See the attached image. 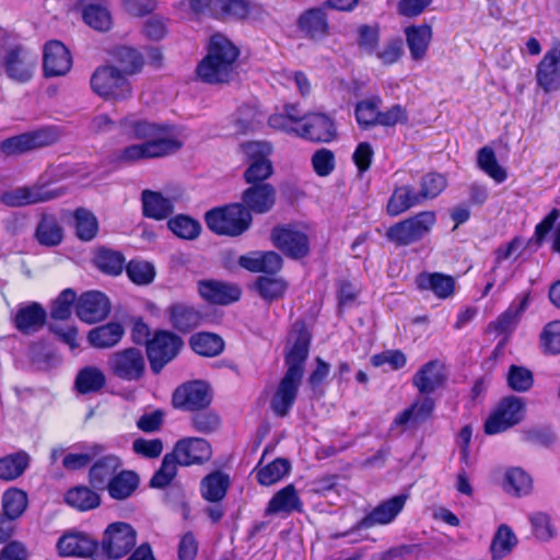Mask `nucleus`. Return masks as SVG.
I'll return each instance as SVG.
<instances>
[{"mask_svg":"<svg viewBox=\"0 0 560 560\" xmlns=\"http://www.w3.org/2000/svg\"><path fill=\"white\" fill-rule=\"evenodd\" d=\"M139 483L138 476L130 471L124 470L117 474L110 483L106 487L109 495L116 500H124L129 498L137 489Z\"/></svg>","mask_w":560,"mask_h":560,"instance_id":"47","label":"nucleus"},{"mask_svg":"<svg viewBox=\"0 0 560 560\" xmlns=\"http://www.w3.org/2000/svg\"><path fill=\"white\" fill-rule=\"evenodd\" d=\"M301 381L293 377L292 373L283 375L270 401V408L276 416L285 417L290 412L296 400Z\"/></svg>","mask_w":560,"mask_h":560,"instance_id":"24","label":"nucleus"},{"mask_svg":"<svg viewBox=\"0 0 560 560\" xmlns=\"http://www.w3.org/2000/svg\"><path fill=\"white\" fill-rule=\"evenodd\" d=\"M106 384L104 372L93 365L81 369L75 377L74 386L81 394L96 393Z\"/></svg>","mask_w":560,"mask_h":560,"instance_id":"44","label":"nucleus"},{"mask_svg":"<svg viewBox=\"0 0 560 560\" xmlns=\"http://www.w3.org/2000/svg\"><path fill=\"white\" fill-rule=\"evenodd\" d=\"M125 268L128 278L138 285H147L154 280L155 269L153 265L148 261L132 259Z\"/></svg>","mask_w":560,"mask_h":560,"instance_id":"61","label":"nucleus"},{"mask_svg":"<svg viewBox=\"0 0 560 560\" xmlns=\"http://www.w3.org/2000/svg\"><path fill=\"white\" fill-rule=\"evenodd\" d=\"M97 548V541L80 532L62 535L57 541L58 553L62 557H92Z\"/></svg>","mask_w":560,"mask_h":560,"instance_id":"23","label":"nucleus"},{"mask_svg":"<svg viewBox=\"0 0 560 560\" xmlns=\"http://www.w3.org/2000/svg\"><path fill=\"white\" fill-rule=\"evenodd\" d=\"M517 545V538L512 528L506 524L498 527L490 546L492 560H501L506 557Z\"/></svg>","mask_w":560,"mask_h":560,"instance_id":"45","label":"nucleus"},{"mask_svg":"<svg viewBox=\"0 0 560 560\" xmlns=\"http://www.w3.org/2000/svg\"><path fill=\"white\" fill-rule=\"evenodd\" d=\"M124 132L135 139L143 142H154L163 144V154L170 155L177 152L183 143L179 141L168 125H158L144 119H138L135 116H128L120 121Z\"/></svg>","mask_w":560,"mask_h":560,"instance_id":"3","label":"nucleus"},{"mask_svg":"<svg viewBox=\"0 0 560 560\" xmlns=\"http://www.w3.org/2000/svg\"><path fill=\"white\" fill-rule=\"evenodd\" d=\"M36 240L40 245L52 247L62 241V229L52 215H43L37 224Z\"/></svg>","mask_w":560,"mask_h":560,"instance_id":"48","label":"nucleus"},{"mask_svg":"<svg viewBox=\"0 0 560 560\" xmlns=\"http://www.w3.org/2000/svg\"><path fill=\"white\" fill-rule=\"evenodd\" d=\"M506 381L512 390L524 393L532 388L534 384V376L532 371L524 366L511 365Z\"/></svg>","mask_w":560,"mask_h":560,"instance_id":"64","label":"nucleus"},{"mask_svg":"<svg viewBox=\"0 0 560 560\" xmlns=\"http://www.w3.org/2000/svg\"><path fill=\"white\" fill-rule=\"evenodd\" d=\"M435 221L436 217L433 211H422L390 226L386 232V237L399 246L410 245L423 238L431 231Z\"/></svg>","mask_w":560,"mask_h":560,"instance_id":"7","label":"nucleus"},{"mask_svg":"<svg viewBox=\"0 0 560 560\" xmlns=\"http://www.w3.org/2000/svg\"><path fill=\"white\" fill-rule=\"evenodd\" d=\"M238 48L223 34L210 37L207 56L198 63V78L209 84L229 83L235 75Z\"/></svg>","mask_w":560,"mask_h":560,"instance_id":"1","label":"nucleus"},{"mask_svg":"<svg viewBox=\"0 0 560 560\" xmlns=\"http://www.w3.org/2000/svg\"><path fill=\"white\" fill-rule=\"evenodd\" d=\"M75 235L85 242L93 240L98 231L96 217L84 208H79L74 212Z\"/></svg>","mask_w":560,"mask_h":560,"instance_id":"53","label":"nucleus"},{"mask_svg":"<svg viewBox=\"0 0 560 560\" xmlns=\"http://www.w3.org/2000/svg\"><path fill=\"white\" fill-rule=\"evenodd\" d=\"M336 133L335 125L325 114H307L305 121L298 126L296 136L313 142H329Z\"/></svg>","mask_w":560,"mask_h":560,"instance_id":"20","label":"nucleus"},{"mask_svg":"<svg viewBox=\"0 0 560 560\" xmlns=\"http://www.w3.org/2000/svg\"><path fill=\"white\" fill-rule=\"evenodd\" d=\"M38 56L15 36L0 35V72L16 83L28 82L36 70Z\"/></svg>","mask_w":560,"mask_h":560,"instance_id":"2","label":"nucleus"},{"mask_svg":"<svg viewBox=\"0 0 560 560\" xmlns=\"http://www.w3.org/2000/svg\"><path fill=\"white\" fill-rule=\"evenodd\" d=\"M27 506V495L19 489L7 490L2 495V509L8 518H19Z\"/></svg>","mask_w":560,"mask_h":560,"instance_id":"55","label":"nucleus"},{"mask_svg":"<svg viewBox=\"0 0 560 560\" xmlns=\"http://www.w3.org/2000/svg\"><path fill=\"white\" fill-rule=\"evenodd\" d=\"M526 411L525 399L510 395L502 398L485 422V432L498 434L523 421Z\"/></svg>","mask_w":560,"mask_h":560,"instance_id":"5","label":"nucleus"},{"mask_svg":"<svg viewBox=\"0 0 560 560\" xmlns=\"http://www.w3.org/2000/svg\"><path fill=\"white\" fill-rule=\"evenodd\" d=\"M96 267L110 276L120 275L125 266V257L121 253L112 249H101L95 257Z\"/></svg>","mask_w":560,"mask_h":560,"instance_id":"57","label":"nucleus"},{"mask_svg":"<svg viewBox=\"0 0 560 560\" xmlns=\"http://www.w3.org/2000/svg\"><path fill=\"white\" fill-rule=\"evenodd\" d=\"M478 166L497 183H503L506 179L505 170L498 163L495 153L490 147H483L478 151Z\"/></svg>","mask_w":560,"mask_h":560,"instance_id":"54","label":"nucleus"},{"mask_svg":"<svg viewBox=\"0 0 560 560\" xmlns=\"http://www.w3.org/2000/svg\"><path fill=\"white\" fill-rule=\"evenodd\" d=\"M46 311L36 302L19 305L13 317L15 328L25 335L38 331L46 322Z\"/></svg>","mask_w":560,"mask_h":560,"instance_id":"27","label":"nucleus"},{"mask_svg":"<svg viewBox=\"0 0 560 560\" xmlns=\"http://www.w3.org/2000/svg\"><path fill=\"white\" fill-rule=\"evenodd\" d=\"M206 223L217 234L238 236L250 226L252 214L242 203H232L208 211Z\"/></svg>","mask_w":560,"mask_h":560,"instance_id":"4","label":"nucleus"},{"mask_svg":"<svg viewBox=\"0 0 560 560\" xmlns=\"http://www.w3.org/2000/svg\"><path fill=\"white\" fill-rule=\"evenodd\" d=\"M124 334L125 329L121 324L110 322L90 330L88 340L94 348L107 349L115 347L121 340Z\"/></svg>","mask_w":560,"mask_h":560,"instance_id":"34","label":"nucleus"},{"mask_svg":"<svg viewBox=\"0 0 560 560\" xmlns=\"http://www.w3.org/2000/svg\"><path fill=\"white\" fill-rule=\"evenodd\" d=\"M418 289L431 291L436 298L445 300L454 295L455 279L441 272H421L416 278Z\"/></svg>","mask_w":560,"mask_h":560,"instance_id":"29","label":"nucleus"},{"mask_svg":"<svg viewBox=\"0 0 560 560\" xmlns=\"http://www.w3.org/2000/svg\"><path fill=\"white\" fill-rule=\"evenodd\" d=\"M172 325L180 331H189L201 322V314L187 304L177 303L168 308Z\"/></svg>","mask_w":560,"mask_h":560,"instance_id":"43","label":"nucleus"},{"mask_svg":"<svg viewBox=\"0 0 560 560\" xmlns=\"http://www.w3.org/2000/svg\"><path fill=\"white\" fill-rule=\"evenodd\" d=\"M382 100L380 97H373L371 100H364L355 106V117L360 126L368 128L377 125L380 106Z\"/></svg>","mask_w":560,"mask_h":560,"instance_id":"60","label":"nucleus"},{"mask_svg":"<svg viewBox=\"0 0 560 560\" xmlns=\"http://www.w3.org/2000/svg\"><path fill=\"white\" fill-rule=\"evenodd\" d=\"M230 483L229 475L215 470L202 478L200 482L201 495L209 502H220L225 498Z\"/></svg>","mask_w":560,"mask_h":560,"instance_id":"37","label":"nucleus"},{"mask_svg":"<svg viewBox=\"0 0 560 560\" xmlns=\"http://www.w3.org/2000/svg\"><path fill=\"white\" fill-rule=\"evenodd\" d=\"M254 287L261 299L267 302H272L284 295L288 283L282 278L260 276L255 281Z\"/></svg>","mask_w":560,"mask_h":560,"instance_id":"50","label":"nucleus"},{"mask_svg":"<svg viewBox=\"0 0 560 560\" xmlns=\"http://www.w3.org/2000/svg\"><path fill=\"white\" fill-rule=\"evenodd\" d=\"M173 455L180 466L202 464L211 457V446L200 438H188L176 443Z\"/></svg>","mask_w":560,"mask_h":560,"instance_id":"21","label":"nucleus"},{"mask_svg":"<svg viewBox=\"0 0 560 560\" xmlns=\"http://www.w3.org/2000/svg\"><path fill=\"white\" fill-rule=\"evenodd\" d=\"M311 335L303 327L294 328L289 346L285 352V365L287 372L284 374H291L293 377L302 380L304 374V364L308 357Z\"/></svg>","mask_w":560,"mask_h":560,"instance_id":"15","label":"nucleus"},{"mask_svg":"<svg viewBox=\"0 0 560 560\" xmlns=\"http://www.w3.org/2000/svg\"><path fill=\"white\" fill-rule=\"evenodd\" d=\"M72 67V58L68 48L59 40H50L44 47L43 69L47 78L62 77Z\"/></svg>","mask_w":560,"mask_h":560,"instance_id":"19","label":"nucleus"},{"mask_svg":"<svg viewBox=\"0 0 560 560\" xmlns=\"http://www.w3.org/2000/svg\"><path fill=\"white\" fill-rule=\"evenodd\" d=\"M290 469L287 459L277 458L257 471V480L262 486H270L281 480Z\"/></svg>","mask_w":560,"mask_h":560,"instance_id":"59","label":"nucleus"},{"mask_svg":"<svg viewBox=\"0 0 560 560\" xmlns=\"http://www.w3.org/2000/svg\"><path fill=\"white\" fill-rule=\"evenodd\" d=\"M529 300V292H524L517 295L508 310L491 324L493 328L499 332H509L513 330L520 322L523 313L528 307Z\"/></svg>","mask_w":560,"mask_h":560,"instance_id":"32","label":"nucleus"},{"mask_svg":"<svg viewBox=\"0 0 560 560\" xmlns=\"http://www.w3.org/2000/svg\"><path fill=\"white\" fill-rule=\"evenodd\" d=\"M184 342L173 332L161 330L148 342L147 355L151 370L159 374L179 353Z\"/></svg>","mask_w":560,"mask_h":560,"instance_id":"10","label":"nucleus"},{"mask_svg":"<svg viewBox=\"0 0 560 560\" xmlns=\"http://www.w3.org/2000/svg\"><path fill=\"white\" fill-rule=\"evenodd\" d=\"M65 501L79 511H89L101 504L100 495L86 486H78L67 491Z\"/></svg>","mask_w":560,"mask_h":560,"instance_id":"46","label":"nucleus"},{"mask_svg":"<svg viewBox=\"0 0 560 560\" xmlns=\"http://www.w3.org/2000/svg\"><path fill=\"white\" fill-rule=\"evenodd\" d=\"M90 83L93 92L105 100L121 101L131 95L129 81L120 70L112 66L98 67Z\"/></svg>","mask_w":560,"mask_h":560,"instance_id":"6","label":"nucleus"},{"mask_svg":"<svg viewBox=\"0 0 560 560\" xmlns=\"http://www.w3.org/2000/svg\"><path fill=\"white\" fill-rule=\"evenodd\" d=\"M30 457L25 452H18L0 458V479L14 480L28 466Z\"/></svg>","mask_w":560,"mask_h":560,"instance_id":"52","label":"nucleus"},{"mask_svg":"<svg viewBox=\"0 0 560 560\" xmlns=\"http://www.w3.org/2000/svg\"><path fill=\"white\" fill-rule=\"evenodd\" d=\"M107 364L113 375L127 382L141 380L145 372L144 355L140 349L133 347L113 352Z\"/></svg>","mask_w":560,"mask_h":560,"instance_id":"9","label":"nucleus"},{"mask_svg":"<svg viewBox=\"0 0 560 560\" xmlns=\"http://www.w3.org/2000/svg\"><path fill=\"white\" fill-rule=\"evenodd\" d=\"M404 34L411 59L415 61L423 60L432 42V26L425 23L408 25L404 28Z\"/></svg>","mask_w":560,"mask_h":560,"instance_id":"26","label":"nucleus"},{"mask_svg":"<svg viewBox=\"0 0 560 560\" xmlns=\"http://www.w3.org/2000/svg\"><path fill=\"white\" fill-rule=\"evenodd\" d=\"M177 459L173 453L166 454L162 460L161 467L153 475L150 485L153 488H164L171 483L177 472Z\"/></svg>","mask_w":560,"mask_h":560,"instance_id":"63","label":"nucleus"},{"mask_svg":"<svg viewBox=\"0 0 560 560\" xmlns=\"http://www.w3.org/2000/svg\"><path fill=\"white\" fill-rule=\"evenodd\" d=\"M191 349L203 357H215L224 349V342L221 337L210 332H199L190 338Z\"/></svg>","mask_w":560,"mask_h":560,"instance_id":"49","label":"nucleus"},{"mask_svg":"<svg viewBox=\"0 0 560 560\" xmlns=\"http://www.w3.org/2000/svg\"><path fill=\"white\" fill-rule=\"evenodd\" d=\"M537 85L545 93L560 90V40L553 39L550 48L536 67Z\"/></svg>","mask_w":560,"mask_h":560,"instance_id":"14","label":"nucleus"},{"mask_svg":"<svg viewBox=\"0 0 560 560\" xmlns=\"http://www.w3.org/2000/svg\"><path fill=\"white\" fill-rule=\"evenodd\" d=\"M121 460L114 454L98 458L90 468L89 480L96 490H105L110 480L117 475Z\"/></svg>","mask_w":560,"mask_h":560,"instance_id":"31","label":"nucleus"},{"mask_svg":"<svg viewBox=\"0 0 560 560\" xmlns=\"http://www.w3.org/2000/svg\"><path fill=\"white\" fill-rule=\"evenodd\" d=\"M282 258L276 252H252L243 255L238 259V264L246 270L252 272H264L273 275L282 268Z\"/></svg>","mask_w":560,"mask_h":560,"instance_id":"30","label":"nucleus"},{"mask_svg":"<svg viewBox=\"0 0 560 560\" xmlns=\"http://www.w3.org/2000/svg\"><path fill=\"white\" fill-rule=\"evenodd\" d=\"M62 195L60 189H52L47 185L35 184L20 186L2 192L0 201L8 207H24L28 205L46 202Z\"/></svg>","mask_w":560,"mask_h":560,"instance_id":"12","label":"nucleus"},{"mask_svg":"<svg viewBox=\"0 0 560 560\" xmlns=\"http://www.w3.org/2000/svg\"><path fill=\"white\" fill-rule=\"evenodd\" d=\"M502 488L512 497H526L533 490V479L524 469L510 467L504 472Z\"/></svg>","mask_w":560,"mask_h":560,"instance_id":"35","label":"nucleus"},{"mask_svg":"<svg viewBox=\"0 0 560 560\" xmlns=\"http://www.w3.org/2000/svg\"><path fill=\"white\" fill-rule=\"evenodd\" d=\"M299 27L313 39L324 37L328 31L327 16L324 9L313 8L305 11L299 18Z\"/></svg>","mask_w":560,"mask_h":560,"instance_id":"38","label":"nucleus"},{"mask_svg":"<svg viewBox=\"0 0 560 560\" xmlns=\"http://www.w3.org/2000/svg\"><path fill=\"white\" fill-rule=\"evenodd\" d=\"M198 292L205 301L219 305L236 302L242 295V290L237 284L218 280H200Z\"/></svg>","mask_w":560,"mask_h":560,"instance_id":"22","label":"nucleus"},{"mask_svg":"<svg viewBox=\"0 0 560 560\" xmlns=\"http://www.w3.org/2000/svg\"><path fill=\"white\" fill-rule=\"evenodd\" d=\"M407 494H398L388 500L383 501L374 508L369 514L361 518L353 529L371 528L378 525H387L392 523L402 511Z\"/></svg>","mask_w":560,"mask_h":560,"instance_id":"17","label":"nucleus"},{"mask_svg":"<svg viewBox=\"0 0 560 560\" xmlns=\"http://www.w3.org/2000/svg\"><path fill=\"white\" fill-rule=\"evenodd\" d=\"M419 205H422V201L418 192L411 186L404 185L393 191L387 202V213L392 217H396Z\"/></svg>","mask_w":560,"mask_h":560,"instance_id":"41","label":"nucleus"},{"mask_svg":"<svg viewBox=\"0 0 560 560\" xmlns=\"http://www.w3.org/2000/svg\"><path fill=\"white\" fill-rule=\"evenodd\" d=\"M163 144L154 142H142L131 144L117 153V161L121 163H136L140 160L156 159L165 156Z\"/></svg>","mask_w":560,"mask_h":560,"instance_id":"39","label":"nucleus"},{"mask_svg":"<svg viewBox=\"0 0 560 560\" xmlns=\"http://www.w3.org/2000/svg\"><path fill=\"white\" fill-rule=\"evenodd\" d=\"M143 214L148 218L162 220L174 211V202L165 198L161 192L145 189L142 191Z\"/></svg>","mask_w":560,"mask_h":560,"instance_id":"36","label":"nucleus"},{"mask_svg":"<svg viewBox=\"0 0 560 560\" xmlns=\"http://www.w3.org/2000/svg\"><path fill=\"white\" fill-rule=\"evenodd\" d=\"M212 400L209 386L201 381H195L179 386L173 395L176 408L196 411L207 408Z\"/></svg>","mask_w":560,"mask_h":560,"instance_id":"16","label":"nucleus"},{"mask_svg":"<svg viewBox=\"0 0 560 560\" xmlns=\"http://www.w3.org/2000/svg\"><path fill=\"white\" fill-rule=\"evenodd\" d=\"M446 381L444 365L433 360L420 368L413 375L412 383L421 394H432L442 387Z\"/></svg>","mask_w":560,"mask_h":560,"instance_id":"28","label":"nucleus"},{"mask_svg":"<svg viewBox=\"0 0 560 560\" xmlns=\"http://www.w3.org/2000/svg\"><path fill=\"white\" fill-rule=\"evenodd\" d=\"M109 312V300L100 291H88L81 294L75 304L77 316L89 324L103 320Z\"/></svg>","mask_w":560,"mask_h":560,"instance_id":"18","label":"nucleus"},{"mask_svg":"<svg viewBox=\"0 0 560 560\" xmlns=\"http://www.w3.org/2000/svg\"><path fill=\"white\" fill-rule=\"evenodd\" d=\"M167 225L175 235L186 240L196 238L201 230L198 221L184 214L168 220Z\"/></svg>","mask_w":560,"mask_h":560,"instance_id":"62","label":"nucleus"},{"mask_svg":"<svg viewBox=\"0 0 560 560\" xmlns=\"http://www.w3.org/2000/svg\"><path fill=\"white\" fill-rule=\"evenodd\" d=\"M302 503L299 499L295 488L292 485H288L278 491L272 499L269 501L266 513H292L293 511H300Z\"/></svg>","mask_w":560,"mask_h":560,"instance_id":"42","label":"nucleus"},{"mask_svg":"<svg viewBox=\"0 0 560 560\" xmlns=\"http://www.w3.org/2000/svg\"><path fill=\"white\" fill-rule=\"evenodd\" d=\"M83 21L92 28L106 32L112 26V15L106 7L98 3H90L82 10Z\"/></svg>","mask_w":560,"mask_h":560,"instance_id":"51","label":"nucleus"},{"mask_svg":"<svg viewBox=\"0 0 560 560\" xmlns=\"http://www.w3.org/2000/svg\"><path fill=\"white\" fill-rule=\"evenodd\" d=\"M137 544V532L128 523L115 522L104 530L101 547L109 559L127 556Z\"/></svg>","mask_w":560,"mask_h":560,"instance_id":"8","label":"nucleus"},{"mask_svg":"<svg viewBox=\"0 0 560 560\" xmlns=\"http://www.w3.org/2000/svg\"><path fill=\"white\" fill-rule=\"evenodd\" d=\"M446 187V178L435 172L423 175L419 183L418 196L422 203L436 198Z\"/></svg>","mask_w":560,"mask_h":560,"instance_id":"56","label":"nucleus"},{"mask_svg":"<svg viewBox=\"0 0 560 560\" xmlns=\"http://www.w3.org/2000/svg\"><path fill=\"white\" fill-rule=\"evenodd\" d=\"M242 201L249 212H269L276 203V189L270 184H253L243 191Z\"/></svg>","mask_w":560,"mask_h":560,"instance_id":"25","label":"nucleus"},{"mask_svg":"<svg viewBox=\"0 0 560 560\" xmlns=\"http://www.w3.org/2000/svg\"><path fill=\"white\" fill-rule=\"evenodd\" d=\"M245 154L250 159V163L244 172L246 183L265 184L273 172L271 161L268 155L271 153V145L267 142H248L243 145Z\"/></svg>","mask_w":560,"mask_h":560,"instance_id":"11","label":"nucleus"},{"mask_svg":"<svg viewBox=\"0 0 560 560\" xmlns=\"http://www.w3.org/2000/svg\"><path fill=\"white\" fill-rule=\"evenodd\" d=\"M78 452L67 454L62 465L68 470L86 467L94 458L104 453L105 446L98 443H83L77 446Z\"/></svg>","mask_w":560,"mask_h":560,"instance_id":"40","label":"nucleus"},{"mask_svg":"<svg viewBox=\"0 0 560 560\" xmlns=\"http://www.w3.org/2000/svg\"><path fill=\"white\" fill-rule=\"evenodd\" d=\"M271 241L279 250L292 259L304 258L310 253L308 236L291 225L273 228Z\"/></svg>","mask_w":560,"mask_h":560,"instance_id":"13","label":"nucleus"},{"mask_svg":"<svg viewBox=\"0 0 560 560\" xmlns=\"http://www.w3.org/2000/svg\"><path fill=\"white\" fill-rule=\"evenodd\" d=\"M434 402L431 398L412 404L409 408L398 413L390 424V431L397 427L417 425L424 422L432 413Z\"/></svg>","mask_w":560,"mask_h":560,"instance_id":"33","label":"nucleus"},{"mask_svg":"<svg viewBox=\"0 0 560 560\" xmlns=\"http://www.w3.org/2000/svg\"><path fill=\"white\" fill-rule=\"evenodd\" d=\"M210 14L218 19L244 18L247 14V5L242 0H210Z\"/></svg>","mask_w":560,"mask_h":560,"instance_id":"58","label":"nucleus"}]
</instances>
